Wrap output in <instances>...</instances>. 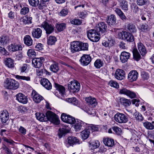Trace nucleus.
<instances>
[{"instance_id": "nucleus-23", "label": "nucleus", "mask_w": 154, "mask_h": 154, "mask_svg": "<svg viewBox=\"0 0 154 154\" xmlns=\"http://www.w3.org/2000/svg\"><path fill=\"white\" fill-rule=\"evenodd\" d=\"M0 117L2 122L5 123L9 118L8 113L6 110L2 111L0 115Z\"/></svg>"}, {"instance_id": "nucleus-20", "label": "nucleus", "mask_w": 154, "mask_h": 154, "mask_svg": "<svg viewBox=\"0 0 154 154\" xmlns=\"http://www.w3.org/2000/svg\"><path fill=\"white\" fill-rule=\"evenodd\" d=\"M115 77L119 80L123 79L125 77V71L122 69H117L116 70Z\"/></svg>"}, {"instance_id": "nucleus-33", "label": "nucleus", "mask_w": 154, "mask_h": 154, "mask_svg": "<svg viewBox=\"0 0 154 154\" xmlns=\"http://www.w3.org/2000/svg\"><path fill=\"white\" fill-rule=\"evenodd\" d=\"M69 130L67 128H63L59 129L58 135L60 138H61L63 136H64L69 132Z\"/></svg>"}, {"instance_id": "nucleus-7", "label": "nucleus", "mask_w": 154, "mask_h": 154, "mask_svg": "<svg viewBox=\"0 0 154 154\" xmlns=\"http://www.w3.org/2000/svg\"><path fill=\"white\" fill-rule=\"evenodd\" d=\"M91 60V57L90 55L83 54L81 57L79 61L82 66H87L90 63Z\"/></svg>"}, {"instance_id": "nucleus-62", "label": "nucleus", "mask_w": 154, "mask_h": 154, "mask_svg": "<svg viewBox=\"0 0 154 154\" xmlns=\"http://www.w3.org/2000/svg\"><path fill=\"white\" fill-rule=\"evenodd\" d=\"M3 85L5 88L9 89V87L10 86V79L9 78H7L5 80Z\"/></svg>"}, {"instance_id": "nucleus-13", "label": "nucleus", "mask_w": 154, "mask_h": 154, "mask_svg": "<svg viewBox=\"0 0 154 154\" xmlns=\"http://www.w3.org/2000/svg\"><path fill=\"white\" fill-rule=\"evenodd\" d=\"M31 96L34 102L36 103H39L41 101L44 99L43 97L39 94L34 90L32 91Z\"/></svg>"}, {"instance_id": "nucleus-5", "label": "nucleus", "mask_w": 154, "mask_h": 154, "mask_svg": "<svg viewBox=\"0 0 154 154\" xmlns=\"http://www.w3.org/2000/svg\"><path fill=\"white\" fill-rule=\"evenodd\" d=\"M114 119L116 122L119 124L125 123L128 120V115L119 112L115 115Z\"/></svg>"}, {"instance_id": "nucleus-64", "label": "nucleus", "mask_w": 154, "mask_h": 154, "mask_svg": "<svg viewBox=\"0 0 154 154\" xmlns=\"http://www.w3.org/2000/svg\"><path fill=\"white\" fill-rule=\"evenodd\" d=\"M68 13V10L66 8L62 9L60 12V15L62 16H66Z\"/></svg>"}, {"instance_id": "nucleus-43", "label": "nucleus", "mask_w": 154, "mask_h": 154, "mask_svg": "<svg viewBox=\"0 0 154 154\" xmlns=\"http://www.w3.org/2000/svg\"><path fill=\"white\" fill-rule=\"evenodd\" d=\"M135 152H139L143 151L145 148V146L142 144H139L135 147H133Z\"/></svg>"}, {"instance_id": "nucleus-31", "label": "nucleus", "mask_w": 154, "mask_h": 154, "mask_svg": "<svg viewBox=\"0 0 154 154\" xmlns=\"http://www.w3.org/2000/svg\"><path fill=\"white\" fill-rule=\"evenodd\" d=\"M143 125L147 129L152 130L154 129V121H152L150 122L148 121L143 123Z\"/></svg>"}, {"instance_id": "nucleus-29", "label": "nucleus", "mask_w": 154, "mask_h": 154, "mask_svg": "<svg viewBox=\"0 0 154 154\" xmlns=\"http://www.w3.org/2000/svg\"><path fill=\"white\" fill-rule=\"evenodd\" d=\"M103 142L104 144L108 146H112L114 144V141L113 139L109 138H104Z\"/></svg>"}, {"instance_id": "nucleus-19", "label": "nucleus", "mask_w": 154, "mask_h": 154, "mask_svg": "<svg viewBox=\"0 0 154 154\" xmlns=\"http://www.w3.org/2000/svg\"><path fill=\"white\" fill-rule=\"evenodd\" d=\"M42 85L47 90H50L52 88V85L48 79L46 78H42L41 81Z\"/></svg>"}, {"instance_id": "nucleus-2", "label": "nucleus", "mask_w": 154, "mask_h": 154, "mask_svg": "<svg viewBox=\"0 0 154 154\" xmlns=\"http://www.w3.org/2000/svg\"><path fill=\"white\" fill-rule=\"evenodd\" d=\"M41 26L45 30L46 33L47 35L52 33L54 31V26L48 20L44 21L42 23Z\"/></svg>"}, {"instance_id": "nucleus-18", "label": "nucleus", "mask_w": 154, "mask_h": 154, "mask_svg": "<svg viewBox=\"0 0 154 154\" xmlns=\"http://www.w3.org/2000/svg\"><path fill=\"white\" fill-rule=\"evenodd\" d=\"M130 57L131 54L130 53L124 51L121 53L120 58L122 63H125L128 61Z\"/></svg>"}, {"instance_id": "nucleus-11", "label": "nucleus", "mask_w": 154, "mask_h": 154, "mask_svg": "<svg viewBox=\"0 0 154 154\" xmlns=\"http://www.w3.org/2000/svg\"><path fill=\"white\" fill-rule=\"evenodd\" d=\"M45 60V58L42 57L34 58L32 60V64L35 68H40L43 64Z\"/></svg>"}, {"instance_id": "nucleus-46", "label": "nucleus", "mask_w": 154, "mask_h": 154, "mask_svg": "<svg viewBox=\"0 0 154 154\" xmlns=\"http://www.w3.org/2000/svg\"><path fill=\"white\" fill-rule=\"evenodd\" d=\"M0 45H5L9 43V38L7 36H3L1 37Z\"/></svg>"}, {"instance_id": "nucleus-36", "label": "nucleus", "mask_w": 154, "mask_h": 154, "mask_svg": "<svg viewBox=\"0 0 154 154\" xmlns=\"http://www.w3.org/2000/svg\"><path fill=\"white\" fill-rule=\"evenodd\" d=\"M19 87V83L15 80L10 79V89L15 90Z\"/></svg>"}, {"instance_id": "nucleus-52", "label": "nucleus", "mask_w": 154, "mask_h": 154, "mask_svg": "<svg viewBox=\"0 0 154 154\" xmlns=\"http://www.w3.org/2000/svg\"><path fill=\"white\" fill-rule=\"evenodd\" d=\"M67 101L75 106H77L78 104V100L75 97L69 98L68 99Z\"/></svg>"}, {"instance_id": "nucleus-61", "label": "nucleus", "mask_w": 154, "mask_h": 154, "mask_svg": "<svg viewBox=\"0 0 154 154\" xmlns=\"http://www.w3.org/2000/svg\"><path fill=\"white\" fill-rule=\"evenodd\" d=\"M29 8L27 7H24L22 8L20 11V13L21 14H26L29 11Z\"/></svg>"}, {"instance_id": "nucleus-1", "label": "nucleus", "mask_w": 154, "mask_h": 154, "mask_svg": "<svg viewBox=\"0 0 154 154\" xmlns=\"http://www.w3.org/2000/svg\"><path fill=\"white\" fill-rule=\"evenodd\" d=\"M88 38L93 42H97L100 39L99 36L100 34L98 31H96V29H91L88 30L87 32Z\"/></svg>"}, {"instance_id": "nucleus-49", "label": "nucleus", "mask_w": 154, "mask_h": 154, "mask_svg": "<svg viewBox=\"0 0 154 154\" xmlns=\"http://www.w3.org/2000/svg\"><path fill=\"white\" fill-rule=\"evenodd\" d=\"M131 11L137 13L139 11V8L137 5L135 3H132L131 6Z\"/></svg>"}, {"instance_id": "nucleus-38", "label": "nucleus", "mask_w": 154, "mask_h": 154, "mask_svg": "<svg viewBox=\"0 0 154 154\" xmlns=\"http://www.w3.org/2000/svg\"><path fill=\"white\" fill-rule=\"evenodd\" d=\"M50 69L54 73L57 72L59 69L58 64L56 62L54 63L50 66Z\"/></svg>"}, {"instance_id": "nucleus-30", "label": "nucleus", "mask_w": 154, "mask_h": 154, "mask_svg": "<svg viewBox=\"0 0 154 154\" xmlns=\"http://www.w3.org/2000/svg\"><path fill=\"white\" fill-rule=\"evenodd\" d=\"M85 100L89 104L92 105L93 106H95L97 105L96 99L95 98L89 97H86Z\"/></svg>"}, {"instance_id": "nucleus-37", "label": "nucleus", "mask_w": 154, "mask_h": 154, "mask_svg": "<svg viewBox=\"0 0 154 154\" xmlns=\"http://www.w3.org/2000/svg\"><path fill=\"white\" fill-rule=\"evenodd\" d=\"M54 86L61 94L63 95L64 94L65 89L63 86L57 83H55Z\"/></svg>"}, {"instance_id": "nucleus-6", "label": "nucleus", "mask_w": 154, "mask_h": 154, "mask_svg": "<svg viewBox=\"0 0 154 154\" xmlns=\"http://www.w3.org/2000/svg\"><path fill=\"white\" fill-rule=\"evenodd\" d=\"M80 85L75 80H73L68 84V89L70 92L73 93L78 92L80 90Z\"/></svg>"}, {"instance_id": "nucleus-17", "label": "nucleus", "mask_w": 154, "mask_h": 154, "mask_svg": "<svg viewBox=\"0 0 154 154\" xmlns=\"http://www.w3.org/2000/svg\"><path fill=\"white\" fill-rule=\"evenodd\" d=\"M42 29L38 28H34L33 29L32 31V35L33 38L38 39L40 38L42 35Z\"/></svg>"}, {"instance_id": "nucleus-47", "label": "nucleus", "mask_w": 154, "mask_h": 154, "mask_svg": "<svg viewBox=\"0 0 154 154\" xmlns=\"http://www.w3.org/2000/svg\"><path fill=\"white\" fill-rule=\"evenodd\" d=\"M30 5L33 7H36L39 3V0H28Z\"/></svg>"}, {"instance_id": "nucleus-15", "label": "nucleus", "mask_w": 154, "mask_h": 154, "mask_svg": "<svg viewBox=\"0 0 154 154\" xmlns=\"http://www.w3.org/2000/svg\"><path fill=\"white\" fill-rule=\"evenodd\" d=\"M138 76V73L136 70H132L128 73L127 79L130 82L136 81Z\"/></svg>"}, {"instance_id": "nucleus-14", "label": "nucleus", "mask_w": 154, "mask_h": 154, "mask_svg": "<svg viewBox=\"0 0 154 154\" xmlns=\"http://www.w3.org/2000/svg\"><path fill=\"white\" fill-rule=\"evenodd\" d=\"M16 100L20 103L23 104L27 103L28 102L27 96L23 94L20 93L16 95Z\"/></svg>"}, {"instance_id": "nucleus-10", "label": "nucleus", "mask_w": 154, "mask_h": 154, "mask_svg": "<svg viewBox=\"0 0 154 154\" xmlns=\"http://www.w3.org/2000/svg\"><path fill=\"white\" fill-rule=\"evenodd\" d=\"M73 127L76 132H79L81 130L82 127L87 124L85 123L80 120L76 119L75 122L74 123Z\"/></svg>"}, {"instance_id": "nucleus-40", "label": "nucleus", "mask_w": 154, "mask_h": 154, "mask_svg": "<svg viewBox=\"0 0 154 154\" xmlns=\"http://www.w3.org/2000/svg\"><path fill=\"white\" fill-rule=\"evenodd\" d=\"M55 26L58 32H61L63 31L66 27V24L64 23H57Z\"/></svg>"}, {"instance_id": "nucleus-48", "label": "nucleus", "mask_w": 154, "mask_h": 154, "mask_svg": "<svg viewBox=\"0 0 154 154\" xmlns=\"http://www.w3.org/2000/svg\"><path fill=\"white\" fill-rule=\"evenodd\" d=\"M134 116L136 119L138 121H141L143 119V117L139 112H135L134 113Z\"/></svg>"}, {"instance_id": "nucleus-53", "label": "nucleus", "mask_w": 154, "mask_h": 154, "mask_svg": "<svg viewBox=\"0 0 154 154\" xmlns=\"http://www.w3.org/2000/svg\"><path fill=\"white\" fill-rule=\"evenodd\" d=\"M85 4V1L83 0H79L77 4L75 5H76L74 7L75 9H76L77 8L82 7L84 8Z\"/></svg>"}, {"instance_id": "nucleus-55", "label": "nucleus", "mask_w": 154, "mask_h": 154, "mask_svg": "<svg viewBox=\"0 0 154 154\" xmlns=\"http://www.w3.org/2000/svg\"><path fill=\"white\" fill-rule=\"evenodd\" d=\"M109 85L111 87L118 88L119 87V85L118 83L116 81L113 80H111L109 83Z\"/></svg>"}, {"instance_id": "nucleus-56", "label": "nucleus", "mask_w": 154, "mask_h": 154, "mask_svg": "<svg viewBox=\"0 0 154 154\" xmlns=\"http://www.w3.org/2000/svg\"><path fill=\"white\" fill-rule=\"evenodd\" d=\"M71 23L75 25H79L82 23V22L79 19H74L70 20Z\"/></svg>"}, {"instance_id": "nucleus-34", "label": "nucleus", "mask_w": 154, "mask_h": 154, "mask_svg": "<svg viewBox=\"0 0 154 154\" xmlns=\"http://www.w3.org/2000/svg\"><path fill=\"white\" fill-rule=\"evenodd\" d=\"M36 119L38 120L41 121L46 122V115L43 113L37 112L35 114Z\"/></svg>"}, {"instance_id": "nucleus-50", "label": "nucleus", "mask_w": 154, "mask_h": 154, "mask_svg": "<svg viewBox=\"0 0 154 154\" xmlns=\"http://www.w3.org/2000/svg\"><path fill=\"white\" fill-rule=\"evenodd\" d=\"M36 71L38 75L39 76L42 75L44 74H47V71L45 69H41L38 68L36 70Z\"/></svg>"}, {"instance_id": "nucleus-3", "label": "nucleus", "mask_w": 154, "mask_h": 154, "mask_svg": "<svg viewBox=\"0 0 154 154\" xmlns=\"http://www.w3.org/2000/svg\"><path fill=\"white\" fill-rule=\"evenodd\" d=\"M119 37L128 42H133L134 41V37L132 33L126 31H122L119 32Z\"/></svg>"}, {"instance_id": "nucleus-21", "label": "nucleus", "mask_w": 154, "mask_h": 154, "mask_svg": "<svg viewBox=\"0 0 154 154\" xmlns=\"http://www.w3.org/2000/svg\"><path fill=\"white\" fill-rule=\"evenodd\" d=\"M116 16L113 14H112L107 17L106 19V22L109 26H114L116 25Z\"/></svg>"}, {"instance_id": "nucleus-9", "label": "nucleus", "mask_w": 154, "mask_h": 154, "mask_svg": "<svg viewBox=\"0 0 154 154\" xmlns=\"http://www.w3.org/2000/svg\"><path fill=\"white\" fill-rule=\"evenodd\" d=\"M71 51L72 53L79 51L81 50V42L75 41L71 43Z\"/></svg>"}, {"instance_id": "nucleus-27", "label": "nucleus", "mask_w": 154, "mask_h": 154, "mask_svg": "<svg viewBox=\"0 0 154 154\" xmlns=\"http://www.w3.org/2000/svg\"><path fill=\"white\" fill-rule=\"evenodd\" d=\"M23 41L24 44L27 46H30L32 44L33 40L29 35H26L24 36Z\"/></svg>"}, {"instance_id": "nucleus-24", "label": "nucleus", "mask_w": 154, "mask_h": 154, "mask_svg": "<svg viewBox=\"0 0 154 154\" xmlns=\"http://www.w3.org/2000/svg\"><path fill=\"white\" fill-rule=\"evenodd\" d=\"M137 48L139 52L142 56L146 54V48L143 45L141 42L137 43Z\"/></svg>"}, {"instance_id": "nucleus-28", "label": "nucleus", "mask_w": 154, "mask_h": 154, "mask_svg": "<svg viewBox=\"0 0 154 154\" xmlns=\"http://www.w3.org/2000/svg\"><path fill=\"white\" fill-rule=\"evenodd\" d=\"M22 50V46L16 43L12 44L10 45V51L12 52H15Z\"/></svg>"}, {"instance_id": "nucleus-45", "label": "nucleus", "mask_w": 154, "mask_h": 154, "mask_svg": "<svg viewBox=\"0 0 154 154\" xmlns=\"http://www.w3.org/2000/svg\"><path fill=\"white\" fill-rule=\"evenodd\" d=\"M120 7L123 10L127 11L128 10V2L125 0H123L120 3Z\"/></svg>"}, {"instance_id": "nucleus-54", "label": "nucleus", "mask_w": 154, "mask_h": 154, "mask_svg": "<svg viewBox=\"0 0 154 154\" xmlns=\"http://www.w3.org/2000/svg\"><path fill=\"white\" fill-rule=\"evenodd\" d=\"M88 129L90 131H91L92 132L97 131L98 130V128L95 125H89L87 124V125Z\"/></svg>"}, {"instance_id": "nucleus-25", "label": "nucleus", "mask_w": 154, "mask_h": 154, "mask_svg": "<svg viewBox=\"0 0 154 154\" xmlns=\"http://www.w3.org/2000/svg\"><path fill=\"white\" fill-rule=\"evenodd\" d=\"M115 41L112 38H109L107 41H104L102 42V45L106 47L110 48L114 45Z\"/></svg>"}, {"instance_id": "nucleus-22", "label": "nucleus", "mask_w": 154, "mask_h": 154, "mask_svg": "<svg viewBox=\"0 0 154 154\" xmlns=\"http://www.w3.org/2000/svg\"><path fill=\"white\" fill-rule=\"evenodd\" d=\"M127 29L128 32L131 33H134L137 31L135 24L132 23H129L127 25Z\"/></svg>"}, {"instance_id": "nucleus-32", "label": "nucleus", "mask_w": 154, "mask_h": 154, "mask_svg": "<svg viewBox=\"0 0 154 154\" xmlns=\"http://www.w3.org/2000/svg\"><path fill=\"white\" fill-rule=\"evenodd\" d=\"M90 131L88 129L87 127L86 126V129L82 131L81 132V136L83 140L86 139L89 137Z\"/></svg>"}, {"instance_id": "nucleus-60", "label": "nucleus", "mask_w": 154, "mask_h": 154, "mask_svg": "<svg viewBox=\"0 0 154 154\" xmlns=\"http://www.w3.org/2000/svg\"><path fill=\"white\" fill-rule=\"evenodd\" d=\"M16 77L17 79H21L23 80H26V81H30V77L29 76H20L19 75H17Z\"/></svg>"}, {"instance_id": "nucleus-41", "label": "nucleus", "mask_w": 154, "mask_h": 154, "mask_svg": "<svg viewBox=\"0 0 154 154\" xmlns=\"http://www.w3.org/2000/svg\"><path fill=\"white\" fill-rule=\"evenodd\" d=\"M14 105L16 109L21 113L25 112L27 110V108L24 106H20L17 103L15 104Z\"/></svg>"}, {"instance_id": "nucleus-59", "label": "nucleus", "mask_w": 154, "mask_h": 154, "mask_svg": "<svg viewBox=\"0 0 154 154\" xmlns=\"http://www.w3.org/2000/svg\"><path fill=\"white\" fill-rule=\"evenodd\" d=\"M27 54L29 57L32 58L35 57L36 53L34 50L29 49L28 51Z\"/></svg>"}, {"instance_id": "nucleus-12", "label": "nucleus", "mask_w": 154, "mask_h": 154, "mask_svg": "<svg viewBox=\"0 0 154 154\" xmlns=\"http://www.w3.org/2000/svg\"><path fill=\"white\" fill-rule=\"evenodd\" d=\"M119 93L121 94L125 95L131 98H135L136 97V94L134 92L126 88L120 89Z\"/></svg>"}, {"instance_id": "nucleus-63", "label": "nucleus", "mask_w": 154, "mask_h": 154, "mask_svg": "<svg viewBox=\"0 0 154 154\" xmlns=\"http://www.w3.org/2000/svg\"><path fill=\"white\" fill-rule=\"evenodd\" d=\"M88 109L87 111V112L88 114L93 116L95 115L96 113V112L95 109H93L91 107H90Z\"/></svg>"}, {"instance_id": "nucleus-58", "label": "nucleus", "mask_w": 154, "mask_h": 154, "mask_svg": "<svg viewBox=\"0 0 154 154\" xmlns=\"http://www.w3.org/2000/svg\"><path fill=\"white\" fill-rule=\"evenodd\" d=\"M113 130L118 135H120L122 133L121 129L117 126H114L112 128Z\"/></svg>"}, {"instance_id": "nucleus-44", "label": "nucleus", "mask_w": 154, "mask_h": 154, "mask_svg": "<svg viewBox=\"0 0 154 154\" xmlns=\"http://www.w3.org/2000/svg\"><path fill=\"white\" fill-rule=\"evenodd\" d=\"M103 63L101 60L98 59L94 63V66L97 69H99L103 65Z\"/></svg>"}, {"instance_id": "nucleus-8", "label": "nucleus", "mask_w": 154, "mask_h": 154, "mask_svg": "<svg viewBox=\"0 0 154 154\" xmlns=\"http://www.w3.org/2000/svg\"><path fill=\"white\" fill-rule=\"evenodd\" d=\"M76 143H80L79 140L74 137L70 136L68 137L67 140L65 142V145L67 147L73 146V145Z\"/></svg>"}, {"instance_id": "nucleus-51", "label": "nucleus", "mask_w": 154, "mask_h": 154, "mask_svg": "<svg viewBox=\"0 0 154 154\" xmlns=\"http://www.w3.org/2000/svg\"><path fill=\"white\" fill-rule=\"evenodd\" d=\"M69 116V115H67L66 113H62L61 116V120L64 122L67 123Z\"/></svg>"}, {"instance_id": "nucleus-26", "label": "nucleus", "mask_w": 154, "mask_h": 154, "mask_svg": "<svg viewBox=\"0 0 154 154\" xmlns=\"http://www.w3.org/2000/svg\"><path fill=\"white\" fill-rule=\"evenodd\" d=\"M132 52L134 60L137 61H139L141 58V56L137 49L136 48H134Z\"/></svg>"}, {"instance_id": "nucleus-57", "label": "nucleus", "mask_w": 154, "mask_h": 154, "mask_svg": "<svg viewBox=\"0 0 154 154\" xmlns=\"http://www.w3.org/2000/svg\"><path fill=\"white\" fill-rule=\"evenodd\" d=\"M138 28L141 31H146L148 30V26L146 24L140 25Z\"/></svg>"}, {"instance_id": "nucleus-39", "label": "nucleus", "mask_w": 154, "mask_h": 154, "mask_svg": "<svg viewBox=\"0 0 154 154\" xmlns=\"http://www.w3.org/2000/svg\"><path fill=\"white\" fill-rule=\"evenodd\" d=\"M120 101L121 104L125 106H129L131 104L130 100L126 99L125 97L120 98Z\"/></svg>"}, {"instance_id": "nucleus-16", "label": "nucleus", "mask_w": 154, "mask_h": 154, "mask_svg": "<svg viewBox=\"0 0 154 154\" xmlns=\"http://www.w3.org/2000/svg\"><path fill=\"white\" fill-rule=\"evenodd\" d=\"M95 28L96 29V31H98L100 34L104 33L106 32L107 26L104 22H101L99 23Z\"/></svg>"}, {"instance_id": "nucleus-42", "label": "nucleus", "mask_w": 154, "mask_h": 154, "mask_svg": "<svg viewBox=\"0 0 154 154\" xmlns=\"http://www.w3.org/2000/svg\"><path fill=\"white\" fill-rule=\"evenodd\" d=\"M56 41V38L54 36H50L48 38L47 44L49 45H52Z\"/></svg>"}, {"instance_id": "nucleus-35", "label": "nucleus", "mask_w": 154, "mask_h": 154, "mask_svg": "<svg viewBox=\"0 0 154 154\" xmlns=\"http://www.w3.org/2000/svg\"><path fill=\"white\" fill-rule=\"evenodd\" d=\"M89 147L91 149H94L98 147L100 145L99 142L97 140L92 142H89Z\"/></svg>"}, {"instance_id": "nucleus-4", "label": "nucleus", "mask_w": 154, "mask_h": 154, "mask_svg": "<svg viewBox=\"0 0 154 154\" xmlns=\"http://www.w3.org/2000/svg\"><path fill=\"white\" fill-rule=\"evenodd\" d=\"M46 119L47 121L49 120L56 125H58L60 123L57 116L50 111H48L46 113Z\"/></svg>"}]
</instances>
